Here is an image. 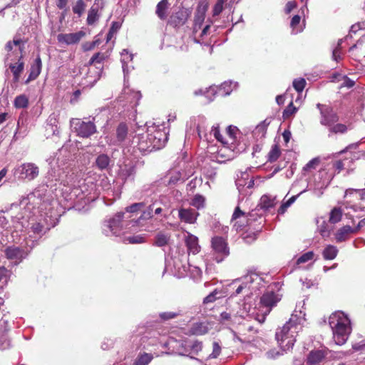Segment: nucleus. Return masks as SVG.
<instances>
[{"instance_id":"f257e3e1","label":"nucleus","mask_w":365,"mask_h":365,"mask_svg":"<svg viewBox=\"0 0 365 365\" xmlns=\"http://www.w3.org/2000/svg\"><path fill=\"white\" fill-rule=\"evenodd\" d=\"M304 305L303 300L297 305L289 321L276 331V339L284 351L292 348L296 341V336L302 330L306 321L305 312L302 309H298V307L303 308Z\"/></svg>"},{"instance_id":"f03ea898","label":"nucleus","mask_w":365,"mask_h":365,"mask_svg":"<svg viewBox=\"0 0 365 365\" xmlns=\"http://www.w3.org/2000/svg\"><path fill=\"white\" fill-rule=\"evenodd\" d=\"M261 278L255 273H250L233 280L231 283L220 289L216 288L207 297H215L224 294V297H234L242 294L244 297L257 295Z\"/></svg>"},{"instance_id":"7ed1b4c3","label":"nucleus","mask_w":365,"mask_h":365,"mask_svg":"<svg viewBox=\"0 0 365 365\" xmlns=\"http://www.w3.org/2000/svg\"><path fill=\"white\" fill-rule=\"evenodd\" d=\"M329 324L333 332L335 344L343 345L348 339L351 331L349 318L343 312L337 311L330 315Z\"/></svg>"},{"instance_id":"20e7f679","label":"nucleus","mask_w":365,"mask_h":365,"mask_svg":"<svg viewBox=\"0 0 365 365\" xmlns=\"http://www.w3.org/2000/svg\"><path fill=\"white\" fill-rule=\"evenodd\" d=\"M257 217L261 218L256 210L250 212L242 211L239 206H237L232 215L231 222L237 231H242L247 227H250L253 222L257 220Z\"/></svg>"},{"instance_id":"39448f33","label":"nucleus","mask_w":365,"mask_h":365,"mask_svg":"<svg viewBox=\"0 0 365 365\" xmlns=\"http://www.w3.org/2000/svg\"><path fill=\"white\" fill-rule=\"evenodd\" d=\"M344 197L346 207L355 211H365V188L361 190L348 189L345 192Z\"/></svg>"},{"instance_id":"423d86ee","label":"nucleus","mask_w":365,"mask_h":365,"mask_svg":"<svg viewBox=\"0 0 365 365\" xmlns=\"http://www.w3.org/2000/svg\"><path fill=\"white\" fill-rule=\"evenodd\" d=\"M211 247L217 256L215 261L220 263L230 255V247L227 238L220 236H215L211 239Z\"/></svg>"},{"instance_id":"0eeeda50","label":"nucleus","mask_w":365,"mask_h":365,"mask_svg":"<svg viewBox=\"0 0 365 365\" xmlns=\"http://www.w3.org/2000/svg\"><path fill=\"white\" fill-rule=\"evenodd\" d=\"M71 123L76 135L83 138H88L97 132L95 123L91 121L85 122L80 118H73Z\"/></svg>"},{"instance_id":"6e6552de","label":"nucleus","mask_w":365,"mask_h":365,"mask_svg":"<svg viewBox=\"0 0 365 365\" xmlns=\"http://www.w3.org/2000/svg\"><path fill=\"white\" fill-rule=\"evenodd\" d=\"M317 108L319 110L321 125L329 128L339 121V116L331 106L317 103Z\"/></svg>"},{"instance_id":"1a4fd4ad","label":"nucleus","mask_w":365,"mask_h":365,"mask_svg":"<svg viewBox=\"0 0 365 365\" xmlns=\"http://www.w3.org/2000/svg\"><path fill=\"white\" fill-rule=\"evenodd\" d=\"M145 128H138L133 136L131 145L136 147L141 153L151 152L153 150L148 133H143Z\"/></svg>"},{"instance_id":"9d476101","label":"nucleus","mask_w":365,"mask_h":365,"mask_svg":"<svg viewBox=\"0 0 365 365\" xmlns=\"http://www.w3.org/2000/svg\"><path fill=\"white\" fill-rule=\"evenodd\" d=\"M240 153L237 145H222L212 156V160L219 163H225L234 159Z\"/></svg>"},{"instance_id":"9b49d317","label":"nucleus","mask_w":365,"mask_h":365,"mask_svg":"<svg viewBox=\"0 0 365 365\" xmlns=\"http://www.w3.org/2000/svg\"><path fill=\"white\" fill-rule=\"evenodd\" d=\"M191 12L189 9L180 8L178 11L173 12L168 19L167 24L175 29H178L186 24Z\"/></svg>"},{"instance_id":"f8f14e48","label":"nucleus","mask_w":365,"mask_h":365,"mask_svg":"<svg viewBox=\"0 0 365 365\" xmlns=\"http://www.w3.org/2000/svg\"><path fill=\"white\" fill-rule=\"evenodd\" d=\"M148 133L153 150L160 149L165 145L168 137L164 130L159 128H153Z\"/></svg>"},{"instance_id":"ddd939ff","label":"nucleus","mask_w":365,"mask_h":365,"mask_svg":"<svg viewBox=\"0 0 365 365\" xmlns=\"http://www.w3.org/2000/svg\"><path fill=\"white\" fill-rule=\"evenodd\" d=\"M207 9V3L205 1H200L198 3L194 16V23L192 27V31L194 34L197 33L201 29L206 16Z\"/></svg>"},{"instance_id":"4468645a","label":"nucleus","mask_w":365,"mask_h":365,"mask_svg":"<svg viewBox=\"0 0 365 365\" xmlns=\"http://www.w3.org/2000/svg\"><path fill=\"white\" fill-rule=\"evenodd\" d=\"M280 298H259V302L257 307L255 309H257V314H261L263 317L262 322L272 310V309L277 305Z\"/></svg>"},{"instance_id":"2eb2a0df","label":"nucleus","mask_w":365,"mask_h":365,"mask_svg":"<svg viewBox=\"0 0 365 365\" xmlns=\"http://www.w3.org/2000/svg\"><path fill=\"white\" fill-rule=\"evenodd\" d=\"M86 35V34L83 31H79L76 33L59 34L57 36V40L59 43H64L66 45L77 44Z\"/></svg>"},{"instance_id":"dca6fc26","label":"nucleus","mask_w":365,"mask_h":365,"mask_svg":"<svg viewBox=\"0 0 365 365\" xmlns=\"http://www.w3.org/2000/svg\"><path fill=\"white\" fill-rule=\"evenodd\" d=\"M19 169L21 178L29 180L36 178L39 173L38 167L31 163H23Z\"/></svg>"},{"instance_id":"f3484780","label":"nucleus","mask_w":365,"mask_h":365,"mask_svg":"<svg viewBox=\"0 0 365 365\" xmlns=\"http://www.w3.org/2000/svg\"><path fill=\"white\" fill-rule=\"evenodd\" d=\"M199 216V212L192 208H184L181 207L178 210L179 219L187 224H194L196 222L197 219Z\"/></svg>"},{"instance_id":"a211bd4d","label":"nucleus","mask_w":365,"mask_h":365,"mask_svg":"<svg viewBox=\"0 0 365 365\" xmlns=\"http://www.w3.org/2000/svg\"><path fill=\"white\" fill-rule=\"evenodd\" d=\"M5 256L9 260H16V264L21 262L25 257L26 253L24 250L14 245L7 247L4 250Z\"/></svg>"},{"instance_id":"6ab92c4d","label":"nucleus","mask_w":365,"mask_h":365,"mask_svg":"<svg viewBox=\"0 0 365 365\" xmlns=\"http://www.w3.org/2000/svg\"><path fill=\"white\" fill-rule=\"evenodd\" d=\"M185 244L187 247L188 255H197L201 250V247L199 245L197 237L188 232L187 235L185 237Z\"/></svg>"},{"instance_id":"aec40b11","label":"nucleus","mask_w":365,"mask_h":365,"mask_svg":"<svg viewBox=\"0 0 365 365\" xmlns=\"http://www.w3.org/2000/svg\"><path fill=\"white\" fill-rule=\"evenodd\" d=\"M239 134L240 130L236 126H227L225 132L223 145H237L239 147L237 143V135Z\"/></svg>"},{"instance_id":"412c9836","label":"nucleus","mask_w":365,"mask_h":365,"mask_svg":"<svg viewBox=\"0 0 365 365\" xmlns=\"http://www.w3.org/2000/svg\"><path fill=\"white\" fill-rule=\"evenodd\" d=\"M23 56L22 54L20 56L18 62L16 63H11L9 65V68L13 73V81L14 83L19 82L20 79L21 74L24 71V62L23 61Z\"/></svg>"},{"instance_id":"4be33fe9","label":"nucleus","mask_w":365,"mask_h":365,"mask_svg":"<svg viewBox=\"0 0 365 365\" xmlns=\"http://www.w3.org/2000/svg\"><path fill=\"white\" fill-rule=\"evenodd\" d=\"M170 3L168 0H161L156 6L155 14L161 20L165 21L168 19Z\"/></svg>"},{"instance_id":"5701e85b","label":"nucleus","mask_w":365,"mask_h":365,"mask_svg":"<svg viewBox=\"0 0 365 365\" xmlns=\"http://www.w3.org/2000/svg\"><path fill=\"white\" fill-rule=\"evenodd\" d=\"M42 67L41 59L40 56H38L34 63L31 66L30 73L27 80L26 81V83H29L31 81L35 80L41 73Z\"/></svg>"},{"instance_id":"b1692460","label":"nucleus","mask_w":365,"mask_h":365,"mask_svg":"<svg viewBox=\"0 0 365 365\" xmlns=\"http://www.w3.org/2000/svg\"><path fill=\"white\" fill-rule=\"evenodd\" d=\"M325 352L322 350H315L309 353L307 363L309 365H319L324 361Z\"/></svg>"},{"instance_id":"393cba45","label":"nucleus","mask_w":365,"mask_h":365,"mask_svg":"<svg viewBox=\"0 0 365 365\" xmlns=\"http://www.w3.org/2000/svg\"><path fill=\"white\" fill-rule=\"evenodd\" d=\"M350 234H355L353 228L349 225H345L339 228L335 234V239L337 242L346 241Z\"/></svg>"},{"instance_id":"a878e982","label":"nucleus","mask_w":365,"mask_h":365,"mask_svg":"<svg viewBox=\"0 0 365 365\" xmlns=\"http://www.w3.org/2000/svg\"><path fill=\"white\" fill-rule=\"evenodd\" d=\"M154 354L145 351H140L135 359L133 365H148L153 359Z\"/></svg>"},{"instance_id":"bb28decb","label":"nucleus","mask_w":365,"mask_h":365,"mask_svg":"<svg viewBox=\"0 0 365 365\" xmlns=\"http://www.w3.org/2000/svg\"><path fill=\"white\" fill-rule=\"evenodd\" d=\"M170 240V235L166 234L163 232H159L157 233L155 237V242L153 243L154 245L157 247H164L169 244Z\"/></svg>"},{"instance_id":"cd10ccee","label":"nucleus","mask_w":365,"mask_h":365,"mask_svg":"<svg viewBox=\"0 0 365 365\" xmlns=\"http://www.w3.org/2000/svg\"><path fill=\"white\" fill-rule=\"evenodd\" d=\"M123 213H118L113 218L109 220L108 227L110 228V232H113V234L117 233L118 227H122L121 222L123 220Z\"/></svg>"},{"instance_id":"c85d7f7f","label":"nucleus","mask_w":365,"mask_h":365,"mask_svg":"<svg viewBox=\"0 0 365 365\" xmlns=\"http://www.w3.org/2000/svg\"><path fill=\"white\" fill-rule=\"evenodd\" d=\"M128 133V128L125 123H120L116 128V138L118 142H123Z\"/></svg>"},{"instance_id":"c756f323","label":"nucleus","mask_w":365,"mask_h":365,"mask_svg":"<svg viewBox=\"0 0 365 365\" xmlns=\"http://www.w3.org/2000/svg\"><path fill=\"white\" fill-rule=\"evenodd\" d=\"M280 155V148L277 144H274V145L272 146L271 150L267 154V161L269 163H274L277 160Z\"/></svg>"},{"instance_id":"7c9ffc66","label":"nucleus","mask_w":365,"mask_h":365,"mask_svg":"<svg viewBox=\"0 0 365 365\" xmlns=\"http://www.w3.org/2000/svg\"><path fill=\"white\" fill-rule=\"evenodd\" d=\"M342 210L340 207H334L329 214V222L331 224H336L341 220Z\"/></svg>"},{"instance_id":"2f4dec72","label":"nucleus","mask_w":365,"mask_h":365,"mask_svg":"<svg viewBox=\"0 0 365 365\" xmlns=\"http://www.w3.org/2000/svg\"><path fill=\"white\" fill-rule=\"evenodd\" d=\"M14 105L16 108H26L29 106V98L24 94L17 96L14 99Z\"/></svg>"},{"instance_id":"473e14b6","label":"nucleus","mask_w":365,"mask_h":365,"mask_svg":"<svg viewBox=\"0 0 365 365\" xmlns=\"http://www.w3.org/2000/svg\"><path fill=\"white\" fill-rule=\"evenodd\" d=\"M338 253V250L335 246L329 245L323 251V257L327 260L334 259Z\"/></svg>"},{"instance_id":"72a5a7b5","label":"nucleus","mask_w":365,"mask_h":365,"mask_svg":"<svg viewBox=\"0 0 365 365\" xmlns=\"http://www.w3.org/2000/svg\"><path fill=\"white\" fill-rule=\"evenodd\" d=\"M275 202L274 199L270 198L267 195H263L260 198V202L259 204V206L261 209H263L264 210H267L269 208H272L274 206Z\"/></svg>"},{"instance_id":"f704fd0d","label":"nucleus","mask_w":365,"mask_h":365,"mask_svg":"<svg viewBox=\"0 0 365 365\" xmlns=\"http://www.w3.org/2000/svg\"><path fill=\"white\" fill-rule=\"evenodd\" d=\"M96 163L100 170H104L109 165L110 158L107 155L101 154L96 158Z\"/></svg>"},{"instance_id":"c9c22d12","label":"nucleus","mask_w":365,"mask_h":365,"mask_svg":"<svg viewBox=\"0 0 365 365\" xmlns=\"http://www.w3.org/2000/svg\"><path fill=\"white\" fill-rule=\"evenodd\" d=\"M329 130L334 134H344L347 132L348 127L345 124L336 123L329 127Z\"/></svg>"},{"instance_id":"e433bc0d","label":"nucleus","mask_w":365,"mask_h":365,"mask_svg":"<svg viewBox=\"0 0 365 365\" xmlns=\"http://www.w3.org/2000/svg\"><path fill=\"white\" fill-rule=\"evenodd\" d=\"M205 198L201 195H195L192 199L190 205L196 207L197 210L205 207Z\"/></svg>"},{"instance_id":"4c0bfd02","label":"nucleus","mask_w":365,"mask_h":365,"mask_svg":"<svg viewBox=\"0 0 365 365\" xmlns=\"http://www.w3.org/2000/svg\"><path fill=\"white\" fill-rule=\"evenodd\" d=\"M98 9L93 6L88 14L87 24L88 25H93L98 19Z\"/></svg>"},{"instance_id":"58836bf2","label":"nucleus","mask_w":365,"mask_h":365,"mask_svg":"<svg viewBox=\"0 0 365 365\" xmlns=\"http://www.w3.org/2000/svg\"><path fill=\"white\" fill-rule=\"evenodd\" d=\"M299 195L292 196L287 201L283 202L278 210V213L281 215L284 214L287 211V208L296 201Z\"/></svg>"},{"instance_id":"ea45409f","label":"nucleus","mask_w":365,"mask_h":365,"mask_svg":"<svg viewBox=\"0 0 365 365\" xmlns=\"http://www.w3.org/2000/svg\"><path fill=\"white\" fill-rule=\"evenodd\" d=\"M280 284L279 283H273L268 287V289L265 294H263L262 297H279L280 294L279 293H275L274 290L279 291Z\"/></svg>"},{"instance_id":"a19ab883","label":"nucleus","mask_w":365,"mask_h":365,"mask_svg":"<svg viewBox=\"0 0 365 365\" xmlns=\"http://www.w3.org/2000/svg\"><path fill=\"white\" fill-rule=\"evenodd\" d=\"M86 9V4L83 0H77L75 3V5L73 6L72 10L73 12L77 14L78 16H81L84 12Z\"/></svg>"},{"instance_id":"79ce46f5","label":"nucleus","mask_w":365,"mask_h":365,"mask_svg":"<svg viewBox=\"0 0 365 365\" xmlns=\"http://www.w3.org/2000/svg\"><path fill=\"white\" fill-rule=\"evenodd\" d=\"M297 111V108L294 106L293 102L292 101L284 110L282 113L283 118L288 119L292 115H294Z\"/></svg>"},{"instance_id":"37998d69","label":"nucleus","mask_w":365,"mask_h":365,"mask_svg":"<svg viewBox=\"0 0 365 365\" xmlns=\"http://www.w3.org/2000/svg\"><path fill=\"white\" fill-rule=\"evenodd\" d=\"M100 43H101V40L99 38H96L93 41L84 42L81 46L82 50L85 52L91 51V50L94 49L95 47L96 46H98Z\"/></svg>"},{"instance_id":"c03bdc74","label":"nucleus","mask_w":365,"mask_h":365,"mask_svg":"<svg viewBox=\"0 0 365 365\" xmlns=\"http://www.w3.org/2000/svg\"><path fill=\"white\" fill-rule=\"evenodd\" d=\"M314 257V253L312 251H309L304 254H303L302 256H300L296 262V264L299 265L300 264H303L305 262H307L308 261L312 260Z\"/></svg>"},{"instance_id":"a18cd8bd","label":"nucleus","mask_w":365,"mask_h":365,"mask_svg":"<svg viewBox=\"0 0 365 365\" xmlns=\"http://www.w3.org/2000/svg\"><path fill=\"white\" fill-rule=\"evenodd\" d=\"M292 84H293L294 88L297 92L301 93L304 90V88L307 84V82L304 78H299L294 79Z\"/></svg>"},{"instance_id":"49530a36","label":"nucleus","mask_w":365,"mask_h":365,"mask_svg":"<svg viewBox=\"0 0 365 365\" xmlns=\"http://www.w3.org/2000/svg\"><path fill=\"white\" fill-rule=\"evenodd\" d=\"M11 272L4 266H0V282L6 284L10 279Z\"/></svg>"},{"instance_id":"de8ad7c7","label":"nucleus","mask_w":365,"mask_h":365,"mask_svg":"<svg viewBox=\"0 0 365 365\" xmlns=\"http://www.w3.org/2000/svg\"><path fill=\"white\" fill-rule=\"evenodd\" d=\"M210 133L223 145L224 135L220 133V125L218 124L212 127Z\"/></svg>"},{"instance_id":"09e8293b","label":"nucleus","mask_w":365,"mask_h":365,"mask_svg":"<svg viewBox=\"0 0 365 365\" xmlns=\"http://www.w3.org/2000/svg\"><path fill=\"white\" fill-rule=\"evenodd\" d=\"M105 55L103 53H96L90 59L88 64L93 65L95 63H101L105 60Z\"/></svg>"},{"instance_id":"8fccbe9b","label":"nucleus","mask_w":365,"mask_h":365,"mask_svg":"<svg viewBox=\"0 0 365 365\" xmlns=\"http://www.w3.org/2000/svg\"><path fill=\"white\" fill-rule=\"evenodd\" d=\"M269 123H270V120H269L268 119H265L264 121H262L261 123H259L256 127V132L261 133L262 136H264V135L267 133V127L269 125Z\"/></svg>"},{"instance_id":"3c124183","label":"nucleus","mask_w":365,"mask_h":365,"mask_svg":"<svg viewBox=\"0 0 365 365\" xmlns=\"http://www.w3.org/2000/svg\"><path fill=\"white\" fill-rule=\"evenodd\" d=\"M227 1V0H217V1L216 4H215V6L213 7V10H212L213 16H218L222 11L224 4Z\"/></svg>"},{"instance_id":"603ef678","label":"nucleus","mask_w":365,"mask_h":365,"mask_svg":"<svg viewBox=\"0 0 365 365\" xmlns=\"http://www.w3.org/2000/svg\"><path fill=\"white\" fill-rule=\"evenodd\" d=\"M144 202L133 203L131 205L125 208L126 212H136L143 209L145 207Z\"/></svg>"},{"instance_id":"864d4df0","label":"nucleus","mask_w":365,"mask_h":365,"mask_svg":"<svg viewBox=\"0 0 365 365\" xmlns=\"http://www.w3.org/2000/svg\"><path fill=\"white\" fill-rule=\"evenodd\" d=\"M257 234L255 232H245L242 234V238L247 243H252L257 239Z\"/></svg>"},{"instance_id":"5fc2aeb1","label":"nucleus","mask_w":365,"mask_h":365,"mask_svg":"<svg viewBox=\"0 0 365 365\" xmlns=\"http://www.w3.org/2000/svg\"><path fill=\"white\" fill-rule=\"evenodd\" d=\"M221 352V347L219 344L216 341L212 343V352L209 355V359L217 358Z\"/></svg>"},{"instance_id":"6e6d98bb","label":"nucleus","mask_w":365,"mask_h":365,"mask_svg":"<svg viewBox=\"0 0 365 365\" xmlns=\"http://www.w3.org/2000/svg\"><path fill=\"white\" fill-rule=\"evenodd\" d=\"M360 45L361 44L357 42L356 44L353 45L349 48V52L353 53L352 54L354 56L355 58H358L360 56H364L365 57V51H357L359 48Z\"/></svg>"},{"instance_id":"4d7b16f0","label":"nucleus","mask_w":365,"mask_h":365,"mask_svg":"<svg viewBox=\"0 0 365 365\" xmlns=\"http://www.w3.org/2000/svg\"><path fill=\"white\" fill-rule=\"evenodd\" d=\"M180 315V312H162L160 314V317L162 320L166 321L169 320L173 318H175Z\"/></svg>"},{"instance_id":"13d9d810","label":"nucleus","mask_w":365,"mask_h":365,"mask_svg":"<svg viewBox=\"0 0 365 365\" xmlns=\"http://www.w3.org/2000/svg\"><path fill=\"white\" fill-rule=\"evenodd\" d=\"M127 240L130 244H141L145 242V238L141 235L128 237Z\"/></svg>"},{"instance_id":"bf43d9fd","label":"nucleus","mask_w":365,"mask_h":365,"mask_svg":"<svg viewBox=\"0 0 365 365\" xmlns=\"http://www.w3.org/2000/svg\"><path fill=\"white\" fill-rule=\"evenodd\" d=\"M319 159L318 158H313L311 160L304 168V170H310L315 169L316 167L319 164Z\"/></svg>"},{"instance_id":"052dcab7","label":"nucleus","mask_w":365,"mask_h":365,"mask_svg":"<svg viewBox=\"0 0 365 365\" xmlns=\"http://www.w3.org/2000/svg\"><path fill=\"white\" fill-rule=\"evenodd\" d=\"M333 168L339 173L341 170L344 169V160H338L333 163Z\"/></svg>"},{"instance_id":"680f3d73","label":"nucleus","mask_w":365,"mask_h":365,"mask_svg":"<svg viewBox=\"0 0 365 365\" xmlns=\"http://www.w3.org/2000/svg\"><path fill=\"white\" fill-rule=\"evenodd\" d=\"M344 83L342 84L343 86L347 87V88H351L354 86L355 82L348 78L346 76H343Z\"/></svg>"},{"instance_id":"e2e57ef3","label":"nucleus","mask_w":365,"mask_h":365,"mask_svg":"<svg viewBox=\"0 0 365 365\" xmlns=\"http://www.w3.org/2000/svg\"><path fill=\"white\" fill-rule=\"evenodd\" d=\"M190 347L194 352H198L202 349V342L195 341L192 343Z\"/></svg>"},{"instance_id":"0e129e2a","label":"nucleus","mask_w":365,"mask_h":365,"mask_svg":"<svg viewBox=\"0 0 365 365\" xmlns=\"http://www.w3.org/2000/svg\"><path fill=\"white\" fill-rule=\"evenodd\" d=\"M301 17L299 15H294L290 22V26L294 29L300 22Z\"/></svg>"},{"instance_id":"69168bd1","label":"nucleus","mask_w":365,"mask_h":365,"mask_svg":"<svg viewBox=\"0 0 365 365\" xmlns=\"http://www.w3.org/2000/svg\"><path fill=\"white\" fill-rule=\"evenodd\" d=\"M68 0H56V4L58 9H63L67 6Z\"/></svg>"},{"instance_id":"338daca9","label":"nucleus","mask_w":365,"mask_h":365,"mask_svg":"<svg viewBox=\"0 0 365 365\" xmlns=\"http://www.w3.org/2000/svg\"><path fill=\"white\" fill-rule=\"evenodd\" d=\"M296 6L297 4L294 1H288L285 8L286 13H290Z\"/></svg>"},{"instance_id":"774afa93","label":"nucleus","mask_w":365,"mask_h":365,"mask_svg":"<svg viewBox=\"0 0 365 365\" xmlns=\"http://www.w3.org/2000/svg\"><path fill=\"white\" fill-rule=\"evenodd\" d=\"M120 28V24L118 21H113L111 24V26H110L109 31L111 33L115 34Z\"/></svg>"}]
</instances>
